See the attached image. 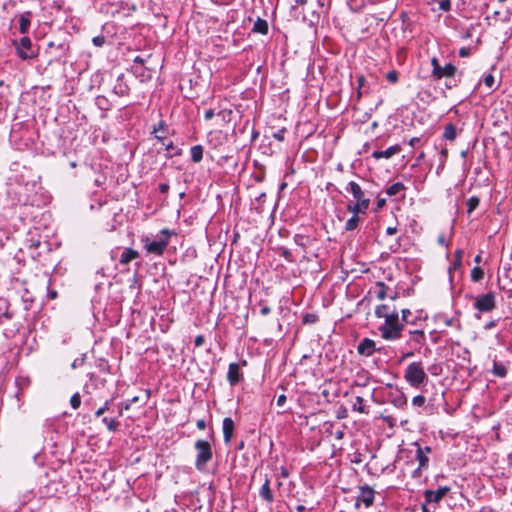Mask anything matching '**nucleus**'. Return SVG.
Returning <instances> with one entry per match:
<instances>
[{
	"label": "nucleus",
	"mask_w": 512,
	"mask_h": 512,
	"mask_svg": "<svg viewBox=\"0 0 512 512\" xmlns=\"http://www.w3.org/2000/svg\"><path fill=\"white\" fill-rule=\"evenodd\" d=\"M384 319V324L379 328L382 338L385 340L399 339L401 337L404 324L400 322L398 312L394 309Z\"/></svg>",
	"instance_id": "1"
},
{
	"label": "nucleus",
	"mask_w": 512,
	"mask_h": 512,
	"mask_svg": "<svg viewBox=\"0 0 512 512\" xmlns=\"http://www.w3.org/2000/svg\"><path fill=\"white\" fill-rule=\"evenodd\" d=\"M172 234H174L173 231L164 228L156 236L155 240H151L148 236H146L142 239V242L144 243V248L149 254L161 256L166 250L169 244V238Z\"/></svg>",
	"instance_id": "2"
},
{
	"label": "nucleus",
	"mask_w": 512,
	"mask_h": 512,
	"mask_svg": "<svg viewBox=\"0 0 512 512\" xmlns=\"http://www.w3.org/2000/svg\"><path fill=\"white\" fill-rule=\"evenodd\" d=\"M194 448L197 452L196 460H195V468L199 472H206L207 464L213 458L211 444L206 440L199 439L195 442Z\"/></svg>",
	"instance_id": "3"
},
{
	"label": "nucleus",
	"mask_w": 512,
	"mask_h": 512,
	"mask_svg": "<svg viewBox=\"0 0 512 512\" xmlns=\"http://www.w3.org/2000/svg\"><path fill=\"white\" fill-rule=\"evenodd\" d=\"M404 379L410 386L419 388L426 383L428 376L421 362H412L405 369Z\"/></svg>",
	"instance_id": "4"
},
{
	"label": "nucleus",
	"mask_w": 512,
	"mask_h": 512,
	"mask_svg": "<svg viewBox=\"0 0 512 512\" xmlns=\"http://www.w3.org/2000/svg\"><path fill=\"white\" fill-rule=\"evenodd\" d=\"M473 306L479 313H488L493 311L496 307L495 293L488 292L477 296Z\"/></svg>",
	"instance_id": "5"
},
{
	"label": "nucleus",
	"mask_w": 512,
	"mask_h": 512,
	"mask_svg": "<svg viewBox=\"0 0 512 512\" xmlns=\"http://www.w3.org/2000/svg\"><path fill=\"white\" fill-rule=\"evenodd\" d=\"M431 65L433 67L432 75L435 79H441L443 77H453L457 70V68L451 63H448L444 67H442L439 64L438 59L435 57L432 58Z\"/></svg>",
	"instance_id": "6"
},
{
	"label": "nucleus",
	"mask_w": 512,
	"mask_h": 512,
	"mask_svg": "<svg viewBox=\"0 0 512 512\" xmlns=\"http://www.w3.org/2000/svg\"><path fill=\"white\" fill-rule=\"evenodd\" d=\"M17 48L18 56L22 60L31 59L36 56V53L32 49V42L28 36H24L19 42H14Z\"/></svg>",
	"instance_id": "7"
},
{
	"label": "nucleus",
	"mask_w": 512,
	"mask_h": 512,
	"mask_svg": "<svg viewBox=\"0 0 512 512\" xmlns=\"http://www.w3.org/2000/svg\"><path fill=\"white\" fill-rule=\"evenodd\" d=\"M228 141V135L221 130L210 131L207 143L212 149L220 150Z\"/></svg>",
	"instance_id": "8"
},
{
	"label": "nucleus",
	"mask_w": 512,
	"mask_h": 512,
	"mask_svg": "<svg viewBox=\"0 0 512 512\" xmlns=\"http://www.w3.org/2000/svg\"><path fill=\"white\" fill-rule=\"evenodd\" d=\"M374 501V490L368 486L362 487L359 495L357 496L355 507L360 508L361 504L369 507Z\"/></svg>",
	"instance_id": "9"
},
{
	"label": "nucleus",
	"mask_w": 512,
	"mask_h": 512,
	"mask_svg": "<svg viewBox=\"0 0 512 512\" xmlns=\"http://www.w3.org/2000/svg\"><path fill=\"white\" fill-rule=\"evenodd\" d=\"M450 491L448 486L439 487L437 490H426L424 492L425 501L427 503H439L444 496Z\"/></svg>",
	"instance_id": "10"
},
{
	"label": "nucleus",
	"mask_w": 512,
	"mask_h": 512,
	"mask_svg": "<svg viewBox=\"0 0 512 512\" xmlns=\"http://www.w3.org/2000/svg\"><path fill=\"white\" fill-rule=\"evenodd\" d=\"M243 376L237 363H230L228 367L227 380L234 386L242 380Z\"/></svg>",
	"instance_id": "11"
},
{
	"label": "nucleus",
	"mask_w": 512,
	"mask_h": 512,
	"mask_svg": "<svg viewBox=\"0 0 512 512\" xmlns=\"http://www.w3.org/2000/svg\"><path fill=\"white\" fill-rule=\"evenodd\" d=\"M235 424L232 418L226 417L223 419L222 430L224 442L226 444L230 443L234 434Z\"/></svg>",
	"instance_id": "12"
},
{
	"label": "nucleus",
	"mask_w": 512,
	"mask_h": 512,
	"mask_svg": "<svg viewBox=\"0 0 512 512\" xmlns=\"http://www.w3.org/2000/svg\"><path fill=\"white\" fill-rule=\"evenodd\" d=\"M375 351V342L369 338H364L357 347V352L360 355L369 357Z\"/></svg>",
	"instance_id": "13"
},
{
	"label": "nucleus",
	"mask_w": 512,
	"mask_h": 512,
	"mask_svg": "<svg viewBox=\"0 0 512 512\" xmlns=\"http://www.w3.org/2000/svg\"><path fill=\"white\" fill-rule=\"evenodd\" d=\"M400 151H401V146L396 144V145H393L383 151H378V150L374 151L372 153V157L377 160L381 159V158L389 159V158L393 157L394 155L398 154Z\"/></svg>",
	"instance_id": "14"
},
{
	"label": "nucleus",
	"mask_w": 512,
	"mask_h": 512,
	"mask_svg": "<svg viewBox=\"0 0 512 512\" xmlns=\"http://www.w3.org/2000/svg\"><path fill=\"white\" fill-rule=\"evenodd\" d=\"M346 190L353 195L356 201L369 200L365 197V193L360 185L354 181L348 183Z\"/></svg>",
	"instance_id": "15"
},
{
	"label": "nucleus",
	"mask_w": 512,
	"mask_h": 512,
	"mask_svg": "<svg viewBox=\"0 0 512 512\" xmlns=\"http://www.w3.org/2000/svg\"><path fill=\"white\" fill-rule=\"evenodd\" d=\"M369 205L370 200L356 201V203L348 204L347 210L353 213V215H358V213H366Z\"/></svg>",
	"instance_id": "16"
},
{
	"label": "nucleus",
	"mask_w": 512,
	"mask_h": 512,
	"mask_svg": "<svg viewBox=\"0 0 512 512\" xmlns=\"http://www.w3.org/2000/svg\"><path fill=\"white\" fill-rule=\"evenodd\" d=\"M139 257V252L132 248H125L119 258V263L127 265Z\"/></svg>",
	"instance_id": "17"
},
{
	"label": "nucleus",
	"mask_w": 512,
	"mask_h": 512,
	"mask_svg": "<svg viewBox=\"0 0 512 512\" xmlns=\"http://www.w3.org/2000/svg\"><path fill=\"white\" fill-rule=\"evenodd\" d=\"M113 92L118 96H127L130 92L128 84L124 81L123 75L119 76L113 88Z\"/></svg>",
	"instance_id": "18"
},
{
	"label": "nucleus",
	"mask_w": 512,
	"mask_h": 512,
	"mask_svg": "<svg viewBox=\"0 0 512 512\" xmlns=\"http://www.w3.org/2000/svg\"><path fill=\"white\" fill-rule=\"evenodd\" d=\"M259 495L263 500H265L268 503H272L274 501V496L270 488V480L267 476L265 477L264 484L260 488Z\"/></svg>",
	"instance_id": "19"
},
{
	"label": "nucleus",
	"mask_w": 512,
	"mask_h": 512,
	"mask_svg": "<svg viewBox=\"0 0 512 512\" xmlns=\"http://www.w3.org/2000/svg\"><path fill=\"white\" fill-rule=\"evenodd\" d=\"M31 24V12L27 11L19 16V31L21 34H26L29 31Z\"/></svg>",
	"instance_id": "20"
},
{
	"label": "nucleus",
	"mask_w": 512,
	"mask_h": 512,
	"mask_svg": "<svg viewBox=\"0 0 512 512\" xmlns=\"http://www.w3.org/2000/svg\"><path fill=\"white\" fill-rule=\"evenodd\" d=\"M416 459L417 461L419 462V467L418 469L416 470L417 471H420L422 469H426L428 467V463H429V458L428 456L424 453V450L423 448L417 444V452H416Z\"/></svg>",
	"instance_id": "21"
},
{
	"label": "nucleus",
	"mask_w": 512,
	"mask_h": 512,
	"mask_svg": "<svg viewBox=\"0 0 512 512\" xmlns=\"http://www.w3.org/2000/svg\"><path fill=\"white\" fill-rule=\"evenodd\" d=\"M253 32L260 33L262 35H266L268 33V23L266 20L257 18L254 23Z\"/></svg>",
	"instance_id": "22"
},
{
	"label": "nucleus",
	"mask_w": 512,
	"mask_h": 512,
	"mask_svg": "<svg viewBox=\"0 0 512 512\" xmlns=\"http://www.w3.org/2000/svg\"><path fill=\"white\" fill-rule=\"evenodd\" d=\"M191 160L194 163H199L203 159V147L201 145H194L190 149Z\"/></svg>",
	"instance_id": "23"
},
{
	"label": "nucleus",
	"mask_w": 512,
	"mask_h": 512,
	"mask_svg": "<svg viewBox=\"0 0 512 512\" xmlns=\"http://www.w3.org/2000/svg\"><path fill=\"white\" fill-rule=\"evenodd\" d=\"M365 400L363 399V397L361 396H356L355 397V402L353 403V410L354 411H357L359 413H363V414H367L369 411L366 407V405L364 404Z\"/></svg>",
	"instance_id": "24"
},
{
	"label": "nucleus",
	"mask_w": 512,
	"mask_h": 512,
	"mask_svg": "<svg viewBox=\"0 0 512 512\" xmlns=\"http://www.w3.org/2000/svg\"><path fill=\"white\" fill-rule=\"evenodd\" d=\"M392 404L397 408H404L407 404V398L404 393L397 392L391 400Z\"/></svg>",
	"instance_id": "25"
},
{
	"label": "nucleus",
	"mask_w": 512,
	"mask_h": 512,
	"mask_svg": "<svg viewBox=\"0 0 512 512\" xmlns=\"http://www.w3.org/2000/svg\"><path fill=\"white\" fill-rule=\"evenodd\" d=\"M492 372L494 375L504 378L507 375V368L504 364L494 361Z\"/></svg>",
	"instance_id": "26"
},
{
	"label": "nucleus",
	"mask_w": 512,
	"mask_h": 512,
	"mask_svg": "<svg viewBox=\"0 0 512 512\" xmlns=\"http://www.w3.org/2000/svg\"><path fill=\"white\" fill-rule=\"evenodd\" d=\"M403 190H405L404 184L401 182H397V183L392 184L391 186H389L386 189V194L388 196H395Z\"/></svg>",
	"instance_id": "27"
},
{
	"label": "nucleus",
	"mask_w": 512,
	"mask_h": 512,
	"mask_svg": "<svg viewBox=\"0 0 512 512\" xmlns=\"http://www.w3.org/2000/svg\"><path fill=\"white\" fill-rule=\"evenodd\" d=\"M456 136H457L456 127L451 123L446 125L444 133H443V137L446 140L453 141L456 138Z\"/></svg>",
	"instance_id": "28"
},
{
	"label": "nucleus",
	"mask_w": 512,
	"mask_h": 512,
	"mask_svg": "<svg viewBox=\"0 0 512 512\" xmlns=\"http://www.w3.org/2000/svg\"><path fill=\"white\" fill-rule=\"evenodd\" d=\"M480 203V198L477 196L470 197L467 202V213L470 215L478 206Z\"/></svg>",
	"instance_id": "29"
},
{
	"label": "nucleus",
	"mask_w": 512,
	"mask_h": 512,
	"mask_svg": "<svg viewBox=\"0 0 512 512\" xmlns=\"http://www.w3.org/2000/svg\"><path fill=\"white\" fill-rule=\"evenodd\" d=\"M96 105L99 109L103 111H107L111 108V104L105 96H98L96 98Z\"/></svg>",
	"instance_id": "30"
},
{
	"label": "nucleus",
	"mask_w": 512,
	"mask_h": 512,
	"mask_svg": "<svg viewBox=\"0 0 512 512\" xmlns=\"http://www.w3.org/2000/svg\"><path fill=\"white\" fill-rule=\"evenodd\" d=\"M102 422L107 426L108 430L114 432L118 429L120 423L114 418L104 417Z\"/></svg>",
	"instance_id": "31"
},
{
	"label": "nucleus",
	"mask_w": 512,
	"mask_h": 512,
	"mask_svg": "<svg viewBox=\"0 0 512 512\" xmlns=\"http://www.w3.org/2000/svg\"><path fill=\"white\" fill-rule=\"evenodd\" d=\"M360 221V218L358 215H353L351 218H349L347 221H346V224H345V229L347 231H353L357 228L358 226V223Z\"/></svg>",
	"instance_id": "32"
},
{
	"label": "nucleus",
	"mask_w": 512,
	"mask_h": 512,
	"mask_svg": "<svg viewBox=\"0 0 512 512\" xmlns=\"http://www.w3.org/2000/svg\"><path fill=\"white\" fill-rule=\"evenodd\" d=\"M411 338L417 344H422L425 340V334L422 330L410 331Z\"/></svg>",
	"instance_id": "33"
},
{
	"label": "nucleus",
	"mask_w": 512,
	"mask_h": 512,
	"mask_svg": "<svg viewBox=\"0 0 512 512\" xmlns=\"http://www.w3.org/2000/svg\"><path fill=\"white\" fill-rule=\"evenodd\" d=\"M389 313H391V311L388 305H379L375 309V315L378 318H385Z\"/></svg>",
	"instance_id": "34"
},
{
	"label": "nucleus",
	"mask_w": 512,
	"mask_h": 512,
	"mask_svg": "<svg viewBox=\"0 0 512 512\" xmlns=\"http://www.w3.org/2000/svg\"><path fill=\"white\" fill-rule=\"evenodd\" d=\"M484 276V271L482 268L476 266L472 269L471 271V279L474 281V282H478L480 281Z\"/></svg>",
	"instance_id": "35"
},
{
	"label": "nucleus",
	"mask_w": 512,
	"mask_h": 512,
	"mask_svg": "<svg viewBox=\"0 0 512 512\" xmlns=\"http://www.w3.org/2000/svg\"><path fill=\"white\" fill-rule=\"evenodd\" d=\"M113 400L112 399H109V400H106L104 405L102 407H100L99 409L96 410L95 412V416L96 417H100L101 415H103L106 411H108L110 409V405L112 404Z\"/></svg>",
	"instance_id": "36"
},
{
	"label": "nucleus",
	"mask_w": 512,
	"mask_h": 512,
	"mask_svg": "<svg viewBox=\"0 0 512 512\" xmlns=\"http://www.w3.org/2000/svg\"><path fill=\"white\" fill-rule=\"evenodd\" d=\"M70 404H71L73 409H78L80 407V405H81V396H80V394L78 392L71 396Z\"/></svg>",
	"instance_id": "37"
},
{
	"label": "nucleus",
	"mask_w": 512,
	"mask_h": 512,
	"mask_svg": "<svg viewBox=\"0 0 512 512\" xmlns=\"http://www.w3.org/2000/svg\"><path fill=\"white\" fill-rule=\"evenodd\" d=\"M377 298L383 300L386 297L387 286L383 282H378Z\"/></svg>",
	"instance_id": "38"
},
{
	"label": "nucleus",
	"mask_w": 512,
	"mask_h": 512,
	"mask_svg": "<svg viewBox=\"0 0 512 512\" xmlns=\"http://www.w3.org/2000/svg\"><path fill=\"white\" fill-rule=\"evenodd\" d=\"M401 314H402L401 320H400L401 323H403L404 325L414 323L413 321H411L409 319V317L411 315V311L409 309H402Z\"/></svg>",
	"instance_id": "39"
},
{
	"label": "nucleus",
	"mask_w": 512,
	"mask_h": 512,
	"mask_svg": "<svg viewBox=\"0 0 512 512\" xmlns=\"http://www.w3.org/2000/svg\"><path fill=\"white\" fill-rule=\"evenodd\" d=\"M425 401H426V399L424 396L417 395V396L413 397L412 404L417 407H422L425 404Z\"/></svg>",
	"instance_id": "40"
},
{
	"label": "nucleus",
	"mask_w": 512,
	"mask_h": 512,
	"mask_svg": "<svg viewBox=\"0 0 512 512\" xmlns=\"http://www.w3.org/2000/svg\"><path fill=\"white\" fill-rule=\"evenodd\" d=\"M386 79L390 83H396L398 81V72L396 70L389 71L386 74Z\"/></svg>",
	"instance_id": "41"
},
{
	"label": "nucleus",
	"mask_w": 512,
	"mask_h": 512,
	"mask_svg": "<svg viewBox=\"0 0 512 512\" xmlns=\"http://www.w3.org/2000/svg\"><path fill=\"white\" fill-rule=\"evenodd\" d=\"M439 4V9L442 10V11H449L451 9V2L450 0H440L438 2Z\"/></svg>",
	"instance_id": "42"
},
{
	"label": "nucleus",
	"mask_w": 512,
	"mask_h": 512,
	"mask_svg": "<svg viewBox=\"0 0 512 512\" xmlns=\"http://www.w3.org/2000/svg\"><path fill=\"white\" fill-rule=\"evenodd\" d=\"M92 43L96 46V47H102L105 43V37L103 35H98V36H95L93 37L92 39Z\"/></svg>",
	"instance_id": "43"
},
{
	"label": "nucleus",
	"mask_w": 512,
	"mask_h": 512,
	"mask_svg": "<svg viewBox=\"0 0 512 512\" xmlns=\"http://www.w3.org/2000/svg\"><path fill=\"white\" fill-rule=\"evenodd\" d=\"M438 319L442 320L446 326H453L456 322V320L454 318H448L445 316H438Z\"/></svg>",
	"instance_id": "44"
},
{
	"label": "nucleus",
	"mask_w": 512,
	"mask_h": 512,
	"mask_svg": "<svg viewBox=\"0 0 512 512\" xmlns=\"http://www.w3.org/2000/svg\"><path fill=\"white\" fill-rule=\"evenodd\" d=\"M494 81V77L491 74H488L484 77V83L489 88H491L494 85Z\"/></svg>",
	"instance_id": "45"
},
{
	"label": "nucleus",
	"mask_w": 512,
	"mask_h": 512,
	"mask_svg": "<svg viewBox=\"0 0 512 512\" xmlns=\"http://www.w3.org/2000/svg\"><path fill=\"white\" fill-rule=\"evenodd\" d=\"M285 132H286V129H285V128H283V129H281V130H279V131L275 132V133L273 134V137H274L275 139H277L278 141H283V140H284V133H285Z\"/></svg>",
	"instance_id": "46"
},
{
	"label": "nucleus",
	"mask_w": 512,
	"mask_h": 512,
	"mask_svg": "<svg viewBox=\"0 0 512 512\" xmlns=\"http://www.w3.org/2000/svg\"><path fill=\"white\" fill-rule=\"evenodd\" d=\"M204 342H205V338L203 335L196 336L195 341H194L196 347H201L204 344Z\"/></svg>",
	"instance_id": "47"
},
{
	"label": "nucleus",
	"mask_w": 512,
	"mask_h": 512,
	"mask_svg": "<svg viewBox=\"0 0 512 512\" xmlns=\"http://www.w3.org/2000/svg\"><path fill=\"white\" fill-rule=\"evenodd\" d=\"M214 115H215L214 110L213 109H208V110H206V112L204 114V119L206 121H209V120H211L214 117Z\"/></svg>",
	"instance_id": "48"
},
{
	"label": "nucleus",
	"mask_w": 512,
	"mask_h": 512,
	"mask_svg": "<svg viewBox=\"0 0 512 512\" xmlns=\"http://www.w3.org/2000/svg\"><path fill=\"white\" fill-rule=\"evenodd\" d=\"M455 265H460L462 258V250L455 251Z\"/></svg>",
	"instance_id": "49"
},
{
	"label": "nucleus",
	"mask_w": 512,
	"mask_h": 512,
	"mask_svg": "<svg viewBox=\"0 0 512 512\" xmlns=\"http://www.w3.org/2000/svg\"><path fill=\"white\" fill-rule=\"evenodd\" d=\"M169 188H170V187H169V185H168L167 183H161V184L159 185V191H160L162 194H166V193H168Z\"/></svg>",
	"instance_id": "50"
},
{
	"label": "nucleus",
	"mask_w": 512,
	"mask_h": 512,
	"mask_svg": "<svg viewBox=\"0 0 512 512\" xmlns=\"http://www.w3.org/2000/svg\"><path fill=\"white\" fill-rule=\"evenodd\" d=\"M131 406H132V404L130 401L121 404V410L119 411V416H122V410H129Z\"/></svg>",
	"instance_id": "51"
},
{
	"label": "nucleus",
	"mask_w": 512,
	"mask_h": 512,
	"mask_svg": "<svg viewBox=\"0 0 512 512\" xmlns=\"http://www.w3.org/2000/svg\"><path fill=\"white\" fill-rule=\"evenodd\" d=\"M196 426L198 429L200 430H204L206 428V422L204 419H199L197 422H196Z\"/></svg>",
	"instance_id": "52"
},
{
	"label": "nucleus",
	"mask_w": 512,
	"mask_h": 512,
	"mask_svg": "<svg viewBox=\"0 0 512 512\" xmlns=\"http://www.w3.org/2000/svg\"><path fill=\"white\" fill-rule=\"evenodd\" d=\"M271 312V309L269 306L267 305H264L261 310H260V314L263 315V316H266L268 315L269 313Z\"/></svg>",
	"instance_id": "53"
},
{
	"label": "nucleus",
	"mask_w": 512,
	"mask_h": 512,
	"mask_svg": "<svg viewBox=\"0 0 512 512\" xmlns=\"http://www.w3.org/2000/svg\"><path fill=\"white\" fill-rule=\"evenodd\" d=\"M497 322L495 320H492L485 324L484 329L485 330H491L496 326Z\"/></svg>",
	"instance_id": "54"
},
{
	"label": "nucleus",
	"mask_w": 512,
	"mask_h": 512,
	"mask_svg": "<svg viewBox=\"0 0 512 512\" xmlns=\"http://www.w3.org/2000/svg\"><path fill=\"white\" fill-rule=\"evenodd\" d=\"M286 402V396L284 394H281L277 398V405L282 406Z\"/></svg>",
	"instance_id": "55"
},
{
	"label": "nucleus",
	"mask_w": 512,
	"mask_h": 512,
	"mask_svg": "<svg viewBox=\"0 0 512 512\" xmlns=\"http://www.w3.org/2000/svg\"><path fill=\"white\" fill-rule=\"evenodd\" d=\"M397 233V227H388L386 229V234L387 235H394Z\"/></svg>",
	"instance_id": "56"
},
{
	"label": "nucleus",
	"mask_w": 512,
	"mask_h": 512,
	"mask_svg": "<svg viewBox=\"0 0 512 512\" xmlns=\"http://www.w3.org/2000/svg\"><path fill=\"white\" fill-rule=\"evenodd\" d=\"M459 55H460L461 57H466V56H468V55H469V50H468L467 48L463 47V48H461V49L459 50Z\"/></svg>",
	"instance_id": "57"
},
{
	"label": "nucleus",
	"mask_w": 512,
	"mask_h": 512,
	"mask_svg": "<svg viewBox=\"0 0 512 512\" xmlns=\"http://www.w3.org/2000/svg\"><path fill=\"white\" fill-rule=\"evenodd\" d=\"M57 291L55 290H49L48 291V297L52 300L56 299L57 298Z\"/></svg>",
	"instance_id": "58"
},
{
	"label": "nucleus",
	"mask_w": 512,
	"mask_h": 512,
	"mask_svg": "<svg viewBox=\"0 0 512 512\" xmlns=\"http://www.w3.org/2000/svg\"><path fill=\"white\" fill-rule=\"evenodd\" d=\"M419 142H420V138H418V137H413V138H411V139H410V141H409V145H411L412 147H414V146H415L417 143H419Z\"/></svg>",
	"instance_id": "59"
},
{
	"label": "nucleus",
	"mask_w": 512,
	"mask_h": 512,
	"mask_svg": "<svg viewBox=\"0 0 512 512\" xmlns=\"http://www.w3.org/2000/svg\"><path fill=\"white\" fill-rule=\"evenodd\" d=\"M385 203H386V200H385V199H383V198H378V200H377V208H378V209L382 208V207L385 205Z\"/></svg>",
	"instance_id": "60"
},
{
	"label": "nucleus",
	"mask_w": 512,
	"mask_h": 512,
	"mask_svg": "<svg viewBox=\"0 0 512 512\" xmlns=\"http://www.w3.org/2000/svg\"><path fill=\"white\" fill-rule=\"evenodd\" d=\"M438 243H439L440 245L447 246L446 239H445V236H444V235H440V236L438 237Z\"/></svg>",
	"instance_id": "61"
},
{
	"label": "nucleus",
	"mask_w": 512,
	"mask_h": 512,
	"mask_svg": "<svg viewBox=\"0 0 512 512\" xmlns=\"http://www.w3.org/2000/svg\"><path fill=\"white\" fill-rule=\"evenodd\" d=\"M160 130H164V122H163V121H161V122L159 123L158 128H154L153 133H157V132H158V131H160Z\"/></svg>",
	"instance_id": "62"
},
{
	"label": "nucleus",
	"mask_w": 512,
	"mask_h": 512,
	"mask_svg": "<svg viewBox=\"0 0 512 512\" xmlns=\"http://www.w3.org/2000/svg\"><path fill=\"white\" fill-rule=\"evenodd\" d=\"M296 511H297V512H304V511H305V506H304V505H298V506H296Z\"/></svg>",
	"instance_id": "63"
},
{
	"label": "nucleus",
	"mask_w": 512,
	"mask_h": 512,
	"mask_svg": "<svg viewBox=\"0 0 512 512\" xmlns=\"http://www.w3.org/2000/svg\"><path fill=\"white\" fill-rule=\"evenodd\" d=\"M134 62L135 63H139V64H143L144 60L141 57L137 56V57H135Z\"/></svg>",
	"instance_id": "64"
}]
</instances>
